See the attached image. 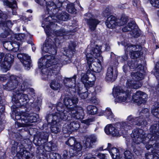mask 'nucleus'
Here are the masks:
<instances>
[{
    "label": "nucleus",
    "instance_id": "nucleus-1",
    "mask_svg": "<svg viewBox=\"0 0 159 159\" xmlns=\"http://www.w3.org/2000/svg\"><path fill=\"white\" fill-rule=\"evenodd\" d=\"M78 99L76 97L72 98L66 97L64 99V102L65 106H63L61 102H59L56 106L57 114L53 116H50L51 118L52 117L54 119H57L68 120H70L68 114L70 115L72 117L81 120L84 118V112L83 109L81 107L75 106L70 107L78 102Z\"/></svg>",
    "mask_w": 159,
    "mask_h": 159
},
{
    "label": "nucleus",
    "instance_id": "nucleus-2",
    "mask_svg": "<svg viewBox=\"0 0 159 159\" xmlns=\"http://www.w3.org/2000/svg\"><path fill=\"white\" fill-rule=\"evenodd\" d=\"M144 132L141 129L136 128L134 129L131 134L132 139V146L133 149V151L137 156L140 155L142 152V150L139 147V145L142 143L145 145L148 143H144V141L146 140V138H143Z\"/></svg>",
    "mask_w": 159,
    "mask_h": 159
},
{
    "label": "nucleus",
    "instance_id": "nucleus-3",
    "mask_svg": "<svg viewBox=\"0 0 159 159\" xmlns=\"http://www.w3.org/2000/svg\"><path fill=\"white\" fill-rule=\"evenodd\" d=\"M101 47H99L98 45H96L95 47H91V46L89 45L87 48V51H90L89 53H87L86 55V59L87 61V63L89 65V69L91 70V67H92L91 64L94 60V58H96L98 57L97 61L99 65L101 66V67L99 68L97 70L98 72H100L102 70L101 65L103 61V57L101 55L102 52L101 51Z\"/></svg>",
    "mask_w": 159,
    "mask_h": 159
},
{
    "label": "nucleus",
    "instance_id": "nucleus-4",
    "mask_svg": "<svg viewBox=\"0 0 159 159\" xmlns=\"http://www.w3.org/2000/svg\"><path fill=\"white\" fill-rule=\"evenodd\" d=\"M62 61L61 60H58L57 61L55 59V57L53 55H45L43 57L40 59L38 61V66L40 68L43 67L41 72L43 69H47V71H52V74L53 73V71L52 70H49V69L45 68V67H48L51 66H54V67H57V71L59 70L62 65ZM46 70L45 72L46 73Z\"/></svg>",
    "mask_w": 159,
    "mask_h": 159
},
{
    "label": "nucleus",
    "instance_id": "nucleus-5",
    "mask_svg": "<svg viewBox=\"0 0 159 159\" xmlns=\"http://www.w3.org/2000/svg\"><path fill=\"white\" fill-rule=\"evenodd\" d=\"M23 83L13 93V97L12 101L15 103H19L21 106L25 104L29 100L28 95L24 94L23 92L28 89V83Z\"/></svg>",
    "mask_w": 159,
    "mask_h": 159
},
{
    "label": "nucleus",
    "instance_id": "nucleus-6",
    "mask_svg": "<svg viewBox=\"0 0 159 159\" xmlns=\"http://www.w3.org/2000/svg\"><path fill=\"white\" fill-rule=\"evenodd\" d=\"M143 116V115H141L139 117H134L132 115H130L128 116L126 122H124V123L122 124V125L119 124L118 126H125L127 130L132 129L135 125L145 127L147 125V122L146 119Z\"/></svg>",
    "mask_w": 159,
    "mask_h": 159
},
{
    "label": "nucleus",
    "instance_id": "nucleus-7",
    "mask_svg": "<svg viewBox=\"0 0 159 159\" xmlns=\"http://www.w3.org/2000/svg\"><path fill=\"white\" fill-rule=\"evenodd\" d=\"M47 69H43L42 73L43 74V79L44 80L51 79V82L50 84V87L53 90H57L60 89L61 86L60 81L62 79V77L59 74H55L54 73L52 74V71H46Z\"/></svg>",
    "mask_w": 159,
    "mask_h": 159
},
{
    "label": "nucleus",
    "instance_id": "nucleus-8",
    "mask_svg": "<svg viewBox=\"0 0 159 159\" xmlns=\"http://www.w3.org/2000/svg\"><path fill=\"white\" fill-rule=\"evenodd\" d=\"M126 89H123L120 87H116L113 89V93L118 102H128L131 100V95L129 90V87L126 86Z\"/></svg>",
    "mask_w": 159,
    "mask_h": 159
},
{
    "label": "nucleus",
    "instance_id": "nucleus-9",
    "mask_svg": "<svg viewBox=\"0 0 159 159\" xmlns=\"http://www.w3.org/2000/svg\"><path fill=\"white\" fill-rule=\"evenodd\" d=\"M131 76L134 80L129 79L126 82V86L130 89H138L141 87L142 84L139 81L144 78V75L141 71L132 72Z\"/></svg>",
    "mask_w": 159,
    "mask_h": 159
},
{
    "label": "nucleus",
    "instance_id": "nucleus-10",
    "mask_svg": "<svg viewBox=\"0 0 159 159\" xmlns=\"http://www.w3.org/2000/svg\"><path fill=\"white\" fill-rule=\"evenodd\" d=\"M27 81V79L24 76L17 77L14 75H11L7 84L3 85V88L8 91H11L16 88L18 83H20L21 85L23 83H28Z\"/></svg>",
    "mask_w": 159,
    "mask_h": 159
},
{
    "label": "nucleus",
    "instance_id": "nucleus-11",
    "mask_svg": "<svg viewBox=\"0 0 159 159\" xmlns=\"http://www.w3.org/2000/svg\"><path fill=\"white\" fill-rule=\"evenodd\" d=\"M124 122L117 123L116 124V127H114L111 124L107 125L105 128V131L106 133L108 134H111L113 136H118L121 134H123L125 131L127 130L126 128L124 126H120L118 127V125L119 124L120 125L124 124Z\"/></svg>",
    "mask_w": 159,
    "mask_h": 159
},
{
    "label": "nucleus",
    "instance_id": "nucleus-12",
    "mask_svg": "<svg viewBox=\"0 0 159 159\" xmlns=\"http://www.w3.org/2000/svg\"><path fill=\"white\" fill-rule=\"evenodd\" d=\"M143 142L144 143H148L146 145V148L147 150L152 148V153L159 156V139L158 137H155L153 138L151 134H149L146 140L144 141Z\"/></svg>",
    "mask_w": 159,
    "mask_h": 159
},
{
    "label": "nucleus",
    "instance_id": "nucleus-13",
    "mask_svg": "<svg viewBox=\"0 0 159 159\" xmlns=\"http://www.w3.org/2000/svg\"><path fill=\"white\" fill-rule=\"evenodd\" d=\"M96 79L95 75L88 71L86 74H82L81 81L87 89L92 87Z\"/></svg>",
    "mask_w": 159,
    "mask_h": 159
},
{
    "label": "nucleus",
    "instance_id": "nucleus-14",
    "mask_svg": "<svg viewBox=\"0 0 159 159\" xmlns=\"http://www.w3.org/2000/svg\"><path fill=\"white\" fill-rule=\"evenodd\" d=\"M57 114L56 112L54 114H49L46 116V119L48 122L50 123L51 124L52 126L50 127V129L52 132L54 133H57L60 131L61 130V126L59 122L61 120H66L61 119H57V120H55L53 117L52 118H51L50 116H53L56 115ZM58 118H59L58 117Z\"/></svg>",
    "mask_w": 159,
    "mask_h": 159
},
{
    "label": "nucleus",
    "instance_id": "nucleus-15",
    "mask_svg": "<svg viewBox=\"0 0 159 159\" xmlns=\"http://www.w3.org/2000/svg\"><path fill=\"white\" fill-rule=\"evenodd\" d=\"M42 50L43 52H48L52 55L56 54L57 51L54 43L51 39L48 37L46 38L43 44Z\"/></svg>",
    "mask_w": 159,
    "mask_h": 159
},
{
    "label": "nucleus",
    "instance_id": "nucleus-16",
    "mask_svg": "<svg viewBox=\"0 0 159 159\" xmlns=\"http://www.w3.org/2000/svg\"><path fill=\"white\" fill-rule=\"evenodd\" d=\"M14 56L11 54L5 55L4 60L0 65V69L3 72H6L9 70L14 61Z\"/></svg>",
    "mask_w": 159,
    "mask_h": 159
},
{
    "label": "nucleus",
    "instance_id": "nucleus-17",
    "mask_svg": "<svg viewBox=\"0 0 159 159\" xmlns=\"http://www.w3.org/2000/svg\"><path fill=\"white\" fill-rule=\"evenodd\" d=\"M76 46V43L75 42L71 43L68 47V49H66V48L64 49V52L63 54L65 56H66L68 57L67 60H64L62 59V63L63 65H65L69 63L70 62L71 58L73 56L74 52H75V48Z\"/></svg>",
    "mask_w": 159,
    "mask_h": 159
},
{
    "label": "nucleus",
    "instance_id": "nucleus-18",
    "mask_svg": "<svg viewBox=\"0 0 159 159\" xmlns=\"http://www.w3.org/2000/svg\"><path fill=\"white\" fill-rule=\"evenodd\" d=\"M148 95L145 93L138 91L132 95V100L138 105L145 103L147 100Z\"/></svg>",
    "mask_w": 159,
    "mask_h": 159
},
{
    "label": "nucleus",
    "instance_id": "nucleus-19",
    "mask_svg": "<svg viewBox=\"0 0 159 159\" xmlns=\"http://www.w3.org/2000/svg\"><path fill=\"white\" fill-rule=\"evenodd\" d=\"M122 30L124 32L130 31V34L134 38H137L140 35L137 26L133 21L130 22L127 26L124 27Z\"/></svg>",
    "mask_w": 159,
    "mask_h": 159
},
{
    "label": "nucleus",
    "instance_id": "nucleus-20",
    "mask_svg": "<svg viewBox=\"0 0 159 159\" xmlns=\"http://www.w3.org/2000/svg\"><path fill=\"white\" fill-rule=\"evenodd\" d=\"M7 16L6 14L2 12L0 10V30H2L1 28L2 26L3 27H11L13 23L10 20H7ZM1 31L0 32H1ZM0 36L3 38H5L7 36V34L0 33Z\"/></svg>",
    "mask_w": 159,
    "mask_h": 159
},
{
    "label": "nucleus",
    "instance_id": "nucleus-21",
    "mask_svg": "<svg viewBox=\"0 0 159 159\" xmlns=\"http://www.w3.org/2000/svg\"><path fill=\"white\" fill-rule=\"evenodd\" d=\"M117 76V71L112 66H110L107 69L105 79L106 81L112 82L115 81Z\"/></svg>",
    "mask_w": 159,
    "mask_h": 159
},
{
    "label": "nucleus",
    "instance_id": "nucleus-22",
    "mask_svg": "<svg viewBox=\"0 0 159 159\" xmlns=\"http://www.w3.org/2000/svg\"><path fill=\"white\" fill-rule=\"evenodd\" d=\"M80 126V125L77 121L68 122L64 125L63 131L64 133H69L77 130Z\"/></svg>",
    "mask_w": 159,
    "mask_h": 159
},
{
    "label": "nucleus",
    "instance_id": "nucleus-23",
    "mask_svg": "<svg viewBox=\"0 0 159 159\" xmlns=\"http://www.w3.org/2000/svg\"><path fill=\"white\" fill-rule=\"evenodd\" d=\"M76 79V75H74L71 78H65L63 81L65 86L71 89L73 92H76L77 88H78L76 87L75 84Z\"/></svg>",
    "mask_w": 159,
    "mask_h": 159
},
{
    "label": "nucleus",
    "instance_id": "nucleus-24",
    "mask_svg": "<svg viewBox=\"0 0 159 159\" xmlns=\"http://www.w3.org/2000/svg\"><path fill=\"white\" fill-rule=\"evenodd\" d=\"M64 1L61 0H53L52 2H47L46 0L44 3H46L48 10L52 11L57 8H60L64 3Z\"/></svg>",
    "mask_w": 159,
    "mask_h": 159
},
{
    "label": "nucleus",
    "instance_id": "nucleus-25",
    "mask_svg": "<svg viewBox=\"0 0 159 159\" xmlns=\"http://www.w3.org/2000/svg\"><path fill=\"white\" fill-rule=\"evenodd\" d=\"M36 115L34 113L28 114V113H24L20 117V118H16L18 120L21 119V121H23L25 123L35 122L37 120Z\"/></svg>",
    "mask_w": 159,
    "mask_h": 159
},
{
    "label": "nucleus",
    "instance_id": "nucleus-26",
    "mask_svg": "<svg viewBox=\"0 0 159 159\" xmlns=\"http://www.w3.org/2000/svg\"><path fill=\"white\" fill-rule=\"evenodd\" d=\"M17 56L26 68V69L30 68L31 63L30 57L29 56L26 54L19 53L17 54Z\"/></svg>",
    "mask_w": 159,
    "mask_h": 159
},
{
    "label": "nucleus",
    "instance_id": "nucleus-27",
    "mask_svg": "<svg viewBox=\"0 0 159 159\" xmlns=\"http://www.w3.org/2000/svg\"><path fill=\"white\" fill-rule=\"evenodd\" d=\"M48 135L46 132H40L37 134L35 138L38 146H41L46 142L48 139Z\"/></svg>",
    "mask_w": 159,
    "mask_h": 159
},
{
    "label": "nucleus",
    "instance_id": "nucleus-28",
    "mask_svg": "<svg viewBox=\"0 0 159 159\" xmlns=\"http://www.w3.org/2000/svg\"><path fill=\"white\" fill-rule=\"evenodd\" d=\"M149 131L150 133L148 134L147 135L145 136L144 133V135L143 138H147L149 134H151L153 138L154 137H157L159 139V124H155L151 125L149 128Z\"/></svg>",
    "mask_w": 159,
    "mask_h": 159
},
{
    "label": "nucleus",
    "instance_id": "nucleus-29",
    "mask_svg": "<svg viewBox=\"0 0 159 159\" xmlns=\"http://www.w3.org/2000/svg\"><path fill=\"white\" fill-rule=\"evenodd\" d=\"M138 46L129 45L126 48L127 51H129L131 53V57L132 59L137 58L141 55V52L139 50H136Z\"/></svg>",
    "mask_w": 159,
    "mask_h": 159
},
{
    "label": "nucleus",
    "instance_id": "nucleus-30",
    "mask_svg": "<svg viewBox=\"0 0 159 159\" xmlns=\"http://www.w3.org/2000/svg\"><path fill=\"white\" fill-rule=\"evenodd\" d=\"M54 18V16H48L45 19L44 23L46 25V28H45V30L48 33L50 32L51 26L53 25H54L53 27L57 25V24L54 23L57 22V20Z\"/></svg>",
    "mask_w": 159,
    "mask_h": 159
},
{
    "label": "nucleus",
    "instance_id": "nucleus-31",
    "mask_svg": "<svg viewBox=\"0 0 159 159\" xmlns=\"http://www.w3.org/2000/svg\"><path fill=\"white\" fill-rule=\"evenodd\" d=\"M82 149V146L80 143L77 142L70 150L69 154L70 156H77L80 153Z\"/></svg>",
    "mask_w": 159,
    "mask_h": 159
},
{
    "label": "nucleus",
    "instance_id": "nucleus-32",
    "mask_svg": "<svg viewBox=\"0 0 159 159\" xmlns=\"http://www.w3.org/2000/svg\"><path fill=\"white\" fill-rule=\"evenodd\" d=\"M30 154L24 148H21L16 155L17 159H30Z\"/></svg>",
    "mask_w": 159,
    "mask_h": 159
},
{
    "label": "nucleus",
    "instance_id": "nucleus-33",
    "mask_svg": "<svg viewBox=\"0 0 159 159\" xmlns=\"http://www.w3.org/2000/svg\"><path fill=\"white\" fill-rule=\"evenodd\" d=\"M116 20L115 16H111L107 18L105 22L106 25L109 28H113L115 26H117L116 24Z\"/></svg>",
    "mask_w": 159,
    "mask_h": 159
},
{
    "label": "nucleus",
    "instance_id": "nucleus-34",
    "mask_svg": "<svg viewBox=\"0 0 159 159\" xmlns=\"http://www.w3.org/2000/svg\"><path fill=\"white\" fill-rule=\"evenodd\" d=\"M87 22L90 29L93 31L95 30L97 25L100 22V21L95 18H91L87 20Z\"/></svg>",
    "mask_w": 159,
    "mask_h": 159
},
{
    "label": "nucleus",
    "instance_id": "nucleus-35",
    "mask_svg": "<svg viewBox=\"0 0 159 159\" xmlns=\"http://www.w3.org/2000/svg\"><path fill=\"white\" fill-rule=\"evenodd\" d=\"M128 64L129 67L130 69H135L137 70H140L141 72L143 71V66L141 65L138 64L137 61L134 62L132 60L129 61L128 62Z\"/></svg>",
    "mask_w": 159,
    "mask_h": 159
},
{
    "label": "nucleus",
    "instance_id": "nucleus-36",
    "mask_svg": "<svg viewBox=\"0 0 159 159\" xmlns=\"http://www.w3.org/2000/svg\"><path fill=\"white\" fill-rule=\"evenodd\" d=\"M97 140V138L94 135H91L86 139L84 144L87 148H89L92 146L93 143Z\"/></svg>",
    "mask_w": 159,
    "mask_h": 159
},
{
    "label": "nucleus",
    "instance_id": "nucleus-37",
    "mask_svg": "<svg viewBox=\"0 0 159 159\" xmlns=\"http://www.w3.org/2000/svg\"><path fill=\"white\" fill-rule=\"evenodd\" d=\"M128 20L127 16H122L120 19L116 20V24L117 26H122L125 24Z\"/></svg>",
    "mask_w": 159,
    "mask_h": 159
},
{
    "label": "nucleus",
    "instance_id": "nucleus-38",
    "mask_svg": "<svg viewBox=\"0 0 159 159\" xmlns=\"http://www.w3.org/2000/svg\"><path fill=\"white\" fill-rule=\"evenodd\" d=\"M87 112L89 114L93 115L96 114L98 111L97 107L92 105H89L87 107Z\"/></svg>",
    "mask_w": 159,
    "mask_h": 159
},
{
    "label": "nucleus",
    "instance_id": "nucleus-39",
    "mask_svg": "<svg viewBox=\"0 0 159 159\" xmlns=\"http://www.w3.org/2000/svg\"><path fill=\"white\" fill-rule=\"evenodd\" d=\"M56 18L60 20L66 21L68 19V14L65 12H63L61 13L59 12L56 16Z\"/></svg>",
    "mask_w": 159,
    "mask_h": 159
},
{
    "label": "nucleus",
    "instance_id": "nucleus-40",
    "mask_svg": "<svg viewBox=\"0 0 159 159\" xmlns=\"http://www.w3.org/2000/svg\"><path fill=\"white\" fill-rule=\"evenodd\" d=\"M118 151V150L116 148H112L110 150L109 152L112 158L115 159L117 158V157L119 156Z\"/></svg>",
    "mask_w": 159,
    "mask_h": 159
},
{
    "label": "nucleus",
    "instance_id": "nucleus-41",
    "mask_svg": "<svg viewBox=\"0 0 159 159\" xmlns=\"http://www.w3.org/2000/svg\"><path fill=\"white\" fill-rule=\"evenodd\" d=\"M4 4L12 9L15 8L17 7L16 2L15 1H13L12 3L7 0H6L4 2Z\"/></svg>",
    "mask_w": 159,
    "mask_h": 159
},
{
    "label": "nucleus",
    "instance_id": "nucleus-42",
    "mask_svg": "<svg viewBox=\"0 0 159 159\" xmlns=\"http://www.w3.org/2000/svg\"><path fill=\"white\" fill-rule=\"evenodd\" d=\"M124 154L125 159H135L133 154L128 150H125Z\"/></svg>",
    "mask_w": 159,
    "mask_h": 159
},
{
    "label": "nucleus",
    "instance_id": "nucleus-43",
    "mask_svg": "<svg viewBox=\"0 0 159 159\" xmlns=\"http://www.w3.org/2000/svg\"><path fill=\"white\" fill-rule=\"evenodd\" d=\"M104 115H106L107 118L109 119H112L114 117V115L112 113L111 109L109 107L106 108L105 112Z\"/></svg>",
    "mask_w": 159,
    "mask_h": 159
},
{
    "label": "nucleus",
    "instance_id": "nucleus-44",
    "mask_svg": "<svg viewBox=\"0 0 159 159\" xmlns=\"http://www.w3.org/2000/svg\"><path fill=\"white\" fill-rule=\"evenodd\" d=\"M152 114L159 119V105L155 106L151 110Z\"/></svg>",
    "mask_w": 159,
    "mask_h": 159
},
{
    "label": "nucleus",
    "instance_id": "nucleus-45",
    "mask_svg": "<svg viewBox=\"0 0 159 159\" xmlns=\"http://www.w3.org/2000/svg\"><path fill=\"white\" fill-rule=\"evenodd\" d=\"M3 45L4 48L7 50H11L13 48V44L10 41L5 42L3 44Z\"/></svg>",
    "mask_w": 159,
    "mask_h": 159
},
{
    "label": "nucleus",
    "instance_id": "nucleus-46",
    "mask_svg": "<svg viewBox=\"0 0 159 159\" xmlns=\"http://www.w3.org/2000/svg\"><path fill=\"white\" fill-rule=\"evenodd\" d=\"M55 33L56 35L57 36H62L66 35L68 34V33L64 29L61 28L58 30L55 31Z\"/></svg>",
    "mask_w": 159,
    "mask_h": 159
},
{
    "label": "nucleus",
    "instance_id": "nucleus-47",
    "mask_svg": "<svg viewBox=\"0 0 159 159\" xmlns=\"http://www.w3.org/2000/svg\"><path fill=\"white\" fill-rule=\"evenodd\" d=\"M67 10L71 13H74L75 11L74 5L73 3H71L68 4L66 7Z\"/></svg>",
    "mask_w": 159,
    "mask_h": 159
},
{
    "label": "nucleus",
    "instance_id": "nucleus-48",
    "mask_svg": "<svg viewBox=\"0 0 159 159\" xmlns=\"http://www.w3.org/2000/svg\"><path fill=\"white\" fill-rule=\"evenodd\" d=\"M77 142L75 138L70 137L66 142V143L67 145L72 147Z\"/></svg>",
    "mask_w": 159,
    "mask_h": 159
},
{
    "label": "nucleus",
    "instance_id": "nucleus-49",
    "mask_svg": "<svg viewBox=\"0 0 159 159\" xmlns=\"http://www.w3.org/2000/svg\"><path fill=\"white\" fill-rule=\"evenodd\" d=\"M78 89H76V92H77L79 94V96L80 97V98L82 99H85L88 96V92H83L82 93H80V91H79L80 90L78 88H77Z\"/></svg>",
    "mask_w": 159,
    "mask_h": 159
},
{
    "label": "nucleus",
    "instance_id": "nucleus-50",
    "mask_svg": "<svg viewBox=\"0 0 159 159\" xmlns=\"http://www.w3.org/2000/svg\"><path fill=\"white\" fill-rule=\"evenodd\" d=\"M111 10V7L109 6H107L103 12V14L105 16H108L110 14Z\"/></svg>",
    "mask_w": 159,
    "mask_h": 159
},
{
    "label": "nucleus",
    "instance_id": "nucleus-51",
    "mask_svg": "<svg viewBox=\"0 0 159 159\" xmlns=\"http://www.w3.org/2000/svg\"><path fill=\"white\" fill-rule=\"evenodd\" d=\"M92 121V119H91L83 120L82 122V125L83 126L84 128L86 129L90 124V123Z\"/></svg>",
    "mask_w": 159,
    "mask_h": 159
},
{
    "label": "nucleus",
    "instance_id": "nucleus-52",
    "mask_svg": "<svg viewBox=\"0 0 159 159\" xmlns=\"http://www.w3.org/2000/svg\"><path fill=\"white\" fill-rule=\"evenodd\" d=\"M150 2L153 7L159 8V0H150Z\"/></svg>",
    "mask_w": 159,
    "mask_h": 159
},
{
    "label": "nucleus",
    "instance_id": "nucleus-53",
    "mask_svg": "<svg viewBox=\"0 0 159 159\" xmlns=\"http://www.w3.org/2000/svg\"><path fill=\"white\" fill-rule=\"evenodd\" d=\"M141 114H143V115L141 114V115H143V117L147 119V116H148L149 114V110L147 108H144L143 109L141 112Z\"/></svg>",
    "mask_w": 159,
    "mask_h": 159
},
{
    "label": "nucleus",
    "instance_id": "nucleus-54",
    "mask_svg": "<svg viewBox=\"0 0 159 159\" xmlns=\"http://www.w3.org/2000/svg\"><path fill=\"white\" fill-rule=\"evenodd\" d=\"M152 153L148 152L145 154V157L146 159H152L153 154Z\"/></svg>",
    "mask_w": 159,
    "mask_h": 159
},
{
    "label": "nucleus",
    "instance_id": "nucleus-55",
    "mask_svg": "<svg viewBox=\"0 0 159 159\" xmlns=\"http://www.w3.org/2000/svg\"><path fill=\"white\" fill-rule=\"evenodd\" d=\"M63 156L64 157L63 159H66L68 157H71L70 155L69 152H68L66 150L64 151Z\"/></svg>",
    "mask_w": 159,
    "mask_h": 159
},
{
    "label": "nucleus",
    "instance_id": "nucleus-56",
    "mask_svg": "<svg viewBox=\"0 0 159 159\" xmlns=\"http://www.w3.org/2000/svg\"><path fill=\"white\" fill-rule=\"evenodd\" d=\"M8 78V76L5 75H0V81H4L6 80Z\"/></svg>",
    "mask_w": 159,
    "mask_h": 159
},
{
    "label": "nucleus",
    "instance_id": "nucleus-57",
    "mask_svg": "<svg viewBox=\"0 0 159 159\" xmlns=\"http://www.w3.org/2000/svg\"><path fill=\"white\" fill-rule=\"evenodd\" d=\"M132 2L133 4L134 7H138L139 6L140 3L139 0H133Z\"/></svg>",
    "mask_w": 159,
    "mask_h": 159
},
{
    "label": "nucleus",
    "instance_id": "nucleus-58",
    "mask_svg": "<svg viewBox=\"0 0 159 159\" xmlns=\"http://www.w3.org/2000/svg\"><path fill=\"white\" fill-rule=\"evenodd\" d=\"M57 155H58V154L53 152H51L49 154L50 157L52 158V159H56Z\"/></svg>",
    "mask_w": 159,
    "mask_h": 159
},
{
    "label": "nucleus",
    "instance_id": "nucleus-59",
    "mask_svg": "<svg viewBox=\"0 0 159 159\" xmlns=\"http://www.w3.org/2000/svg\"><path fill=\"white\" fill-rule=\"evenodd\" d=\"M86 159H96L91 154L89 153L87 154Z\"/></svg>",
    "mask_w": 159,
    "mask_h": 159
},
{
    "label": "nucleus",
    "instance_id": "nucleus-60",
    "mask_svg": "<svg viewBox=\"0 0 159 159\" xmlns=\"http://www.w3.org/2000/svg\"><path fill=\"white\" fill-rule=\"evenodd\" d=\"M35 2L41 5H43L45 2L46 0H35Z\"/></svg>",
    "mask_w": 159,
    "mask_h": 159
},
{
    "label": "nucleus",
    "instance_id": "nucleus-61",
    "mask_svg": "<svg viewBox=\"0 0 159 159\" xmlns=\"http://www.w3.org/2000/svg\"><path fill=\"white\" fill-rule=\"evenodd\" d=\"M97 156L100 159H104L105 158V155L103 154L99 153L97 155Z\"/></svg>",
    "mask_w": 159,
    "mask_h": 159
},
{
    "label": "nucleus",
    "instance_id": "nucleus-62",
    "mask_svg": "<svg viewBox=\"0 0 159 159\" xmlns=\"http://www.w3.org/2000/svg\"><path fill=\"white\" fill-rule=\"evenodd\" d=\"M17 148L16 146H12L11 148V152L12 154L14 155L17 152Z\"/></svg>",
    "mask_w": 159,
    "mask_h": 159
},
{
    "label": "nucleus",
    "instance_id": "nucleus-63",
    "mask_svg": "<svg viewBox=\"0 0 159 159\" xmlns=\"http://www.w3.org/2000/svg\"><path fill=\"white\" fill-rule=\"evenodd\" d=\"M156 72L159 74V63H158L156 65L155 67Z\"/></svg>",
    "mask_w": 159,
    "mask_h": 159
},
{
    "label": "nucleus",
    "instance_id": "nucleus-64",
    "mask_svg": "<svg viewBox=\"0 0 159 159\" xmlns=\"http://www.w3.org/2000/svg\"><path fill=\"white\" fill-rule=\"evenodd\" d=\"M4 54L3 53L0 52V64H1L3 58L4 56Z\"/></svg>",
    "mask_w": 159,
    "mask_h": 159
}]
</instances>
